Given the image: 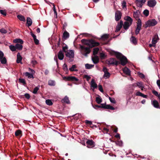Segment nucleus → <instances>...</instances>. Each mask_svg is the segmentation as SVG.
<instances>
[{
    "label": "nucleus",
    "mask_w": 160,
    "mask_h": 160,
    "mask_svg": "<svg viewBox=\"0 0 160 160\" xmlns=\"http://www.w3.org/2000/svg\"><path fill=\"white\" fill-rule=\"evenodd\" d=\"M112 54H115L116 57L120 60L121 64L122 65H125L127 62V58L122 55L121 53L114 51L112 52V53H111Z\"/></svg>",
    "instance_id": "obj_1"
},
{
    "label": "nucleus",
    "mask_w": 160,
    "mask_h": 160,
    "mask_svg": "<svg viewBox=\"0 0 160 160\" xmlns=\"http://www.w3.org/2000/svg\"><path fill=\"white\" fill-rule=\"evenodd\" d=\"M82 42L91 47L98 46L99 44L98 42H96L94 40L92 39L88 40L82 39Z\"/></svg>",
    "instance_id": "obj_2"
},
{
    "label": "nucleus",
    "mask_w": 160,
    "mask_h": 160,
    "mask_svg": "<svg viewBox=\"0 0 160 160\" xmlns=\"http://www.w3.org/2000/svg\"><path fill=\"white\" fill-rule=\"evenodd\" d=\"M124 19L126 21L124 23L123 28L125 30H127L132 24V20L131 18L128 16L125 17Z\"/></svg>",
    "instance_id": "obj_3"
},
{
    "label": "nucleus",
    "mask_w": 160,
    "mask_h": 160,
    "mask_svg": "<svg viewBox=\"0 0 160 160\" xmlns=\"http://www.w3.org/2000/svg\"><path fill=\"white\" fill-rule=\"evenodd\" d=\"M80 51L81 53L86 57L90 53V48L84 46L80 45Z\"/></svg>",
    "instance_id": "obj_4"
},
{
    "label": "nucleus",
    "mask_w": 160,
    "mask_h": 160,
    "mask_svg": "<svg viewBox=\"0 0 160 160\" xmlns=\"http://www.w3.org/2000/svg\"><path fill=\"white\" fill-rule=\"evenodd\" d=\"M157 21L154 19H151L147 21L145 23L146 27L153 26L156 25Z\"/></svg>",
    "instance_id": "obj_5"
},
{
    "label": "nucleus",
    "mask_w": 160,
    "mask_h": 160,
    "mask_svg": "<svg viewBox=\"0 0 160 160\" xmlns=\"http://www.w3.org/2000/svg\"><path fill=\"white\" fill-rule=\"evenodd\" d=\"M142 26L141 21L140 19H138V21L137 27L135 31V34L137 35L139 33L140 30L141 29Z\"/></svg>",
    "instance_id": "obj_6"
},
{
    "label": "nucleus",
    "mask_w": 160,
    "mask_h": 160,
    "mask_svg": "<svg viewBox=\"0 0 160 160\" xmlns=\"http://www.w3.org/2000/svg\"><path fill=\"white\" fill-rule=\"evenodd\" d=\"M106 63L108 64L117 65L119 62L113 58H110L107 60L106 61Z\"/></svg>",
    "instance_id": "obj_7"
},
{
    "label": "nucleus",
    "mask_w": 160,
    "mask_h": 160,
    "mask_svg": "<svg viewBox=\"0 0 160 160\" xmlns=\"http://www.w3.org/2000/svg\"><path fill=\"white\" fill-rule=\"evenodd\" d=\"M0 61L2 64H5L7 62L6 59L4 57V53L1 51H0Z\"/></svg>",
    "instance_id": "obj_8"
},
{
    "label": "nucleus",
    "mask_w": 160,
    "mask_h": 160,
    "mask_svg": "<svg viewBox=\"0 0 160 160\" xmlns=\"http://www.w3.org/2000/svg\"><path fill=\"white\" fill-rule=\"evenodd\" d=\"M66 55L69 58H73L74 56V51L72 50H68L66 52Z\"/></svg>",
    "instance_id": "obj_9"
},
{
    "label": "nucleus",
    "mask_w": 160,
    "mask_h": 160,
    "mask_svg": "<svg viewBox=\"0 0 160 160\" xmlns=\"http://www.w3.org/2000/svg\"><path fill=\"white\" fill-rule=\"evenodd\" d=\"M103 72L104 73V74L103 75V78L105 79L108 78L110 76V73L108 72V69L105 67H104L102 70Z\"/></svg>",
    "instance_id": "obj_10"
},
{
    "label": "nucleus",
    "mask_w": 160,
    "mask_h": 160,
    "mask_svg": "<svg viewBox=\"0 0 160 160\" xmlns=\"http://www.w3.org/2000/svg\"><path fill=\"white\" fill-rule=\"evenodd\" d=\"M63 79L69 81H78V79L73 76L64 77H63Z\"/></svg>",
    "instance_id": "obj_11"
},
{
    "label": "nucleus",
    "mask_w": 160,
    "mask_h": 160,
    "mask_svg": "<svg viewBox=\"0 0 160 160\" xmlns=\"http://www.w3.org/2000/svg\"><path fill=\"white\" fill-rule=\"evenodd\" d=\"M136 2L137 5L138 7H141L146 2V0H136Z\"/></svg>",
    "instance_id": "obj_12"
},
{
    "label": "nucleus",
    "mask_w": 160,
    "mask_h": 160,
    "mask_svg": "<svg viewBox=\"0 0 160 160\" xmlns=\"http://www.w3.org/2000/svg\"><path fill=\"white\" fill-rule=\"evenodd\" d=\"M90 85L91 87L92 88V89L93 91L98 86L97 84L95 82L93 79H92V80Z\"/></svg>",
    "instance_id": "obj_13"
},
{
    "label": "nucleus",
    "mask_w": 160,
    "mask_h": 160,
    "mask_svg": "<svg viewBox=\"0 0 160 160\" xmlns=\"http://www.w3.org/2000/svg\"><path fill=\"white\" fill-rule=\"evenodd\" d=\"M87 144V147L88 148L93 147L94 146V142L92 140H88L86 142Z\"/></svg>",
    "instance_id": "obj_14"
},
{
    "label": "nucleus",
    "mask_w": 160,
    "mask_h": 160,
    "mask_svg": "<svg viewBox=\"0 0 160 160\" xmlns=\"http://www.w3.org/2000/svg\"><path fill=\"white\" fill-rule=\"evenodd\" d=\"M156 4V2L155 0H150L148 2V5L150 7H153Z\"/></svg>",
    "instance_id": "obj_15"
},
{
    "label": "nucleus",
    "mask_w": 160,
    "mask_h": 160,
    "mask_svg": "<svg viewBox=\"0 0 160 160\" xmlns=\"http://www.w3.org/2000/svg\"><path fill=\"white\" fill-rule=\"evenodd\" d=\"M121 14L118 11H117L115 13V20L117 21H118L121 18Z\"/></svg>",
    "instance_id": "obj_16"
},
{
    "label": "nucleus",
    "mask_w": 160,
    "mask_h": 160,
    "mask_svg": "<svg viewBox=\"0 0 160 160\" xmlns=\"http://www.w3.org/2000/svg\"><path fill=\"white\" fill-rule=\"evenodd\" d=\"M158 39L159 38L158 35H155L152 38V43H153L154 45H156V44L157 42Z\"/></svg>",
    "instance_id": "obj_17"
},
{
    "label": "nucleus",
    "mask_w": 160,
    "mask_h": 160,
    "mask_svg": "<svg viewBox=\"0 0 160 160\" xmlns=\"http://www.w3.org/2000/svg\"><path fill=\"white\" fill-rule=\"evenodd\" d=\"M31 35L33 37L34 42L35 44H38L39 43V40L36 38V36L32 32H31Z\"/></svg>",
    "instance_id": "obj_18"
},
{
    "label": "nucleus",
    "mask_w": 160,
    "mask_h": 160,
    "mask_svg": "<svg viewBox=\"0 0 160 160\" xmlns=\"http://www.w3.org/2000/svg\"><path fill=\"white\" fill-rule=\"evenodd\" d=\"M122 24L123 22L122 21H120V22L118 23L116 27V32H118L120 30V29L122 27Z\"/></svg>",
    "instance_id": "obj_19"
},
{
    "label": "nucleus",
    "mask_w": 160,
    "mask_h": 160,
    "mask_svg": "<svg viewBox=\"0 0 160 160\" xmlns=\"http://www.w3.org/2000/svg\"><path fill=\"white\" fill-rule=\"evenodd\" d=\"M92 60L94 64H96L99 62L98 57L97 56L95 55L92 58Z\"/></svg>",
    "instance_id": "obj_20"
},
{
    "label": "nucleus",
    "mask_w": 160,
    "mask_h": 160,
    "mask_svg": "<svg viewBox=\"0 0 160 160\" xmlns=\"http://www.w3.org/2000/svg\"><path fill=\"white\" fill-rule=\"evenodd\" d=\"M123 71L126 74L128 75H130L131 72L128 68L127 67L124 68L123 69Z\"/></svg>",
    "instance_id": "obj_21"
},
{
    "label": "nucleus",
    "mask_w": 160,
    "mask_h": 160,
    "mask_svg": "<svg viewBox=\"0 0 160 160\" xmlns=\"http://www.w3.org/2000/svg\"><path fill=\"white\" fill-rule=\"evenodd\" d=\"M130 41L131 43L134 45H136L137 43V40L136 38L133 36H132L130 39Z\"/></svg>",
    "instance_id": "obj_22"
},
{
    "label": "nucleus",
    "mask_w": 160,
    "mask_h": 160,
    "mask_svg": "<svg viewBox=\"0 0 160 160\" xmlns=\"http://www.w3.org/2000/svg\"><path fill=\"white\" fill-rule=\"evenodd\" d=\"M13 42L15 43H19L20 44H22L23 43V41L20 38H17L13 40Z\"/></svg>",
    "instance_id": "obj_23"
},
{
    "label": "nucleus",
    "mask_w": 160,
    "mask_h": 160,
    "mask_svg": "<svg viewBox=\"0 0 160 160\" xmlns=\"http://www.w3.org/2000/svg\"><path fill=\"white\" fill-rule=\"evenodd\" d=\"M22 58L19 53H18L17 55V62L18 63H20Z\"/></svg>",
    "instance_id": "obj_24"
},
{
    "label": "nucleus",
    "mask_w": 160,
    "mask_h": 160,
    "mask_svg": "<svg viewBox=\"0 0 160 160\" xmlns=\"http://www.w3.org/2000/svg\"><path fill=\"white\" fill-rule=\"evenodd\" d=\"M58 57L59 59L62 60L63 59L64 55L62 51H60L58 54Z\"/></svg>",
    "instance_id": "obj_25"
},
{
    "label": "nucleus",
    "mask_w": 160,
    "mask_h": 160,
    "mask_svg": "<svg viewBox=\"0 0 160 160\" xmlns=\"http://www.w3.org/2000/svg\"><path fill=\"white\" fill-rule=\"evenodd\" d=\"M152 103L154 107L157 108H159L158 103L156 100H153L152 102Z\"/></svg>",
    "instance_id": "obj_26"
},
{
    "label": "nucleus",
    "mask_w": 160,
    "mask_h": 160,
    "mask_svg": "<svg viewBox=\"0 0 160 160\" xmlns=\"http://www.w3.org/2000/svg\"><path fill=\"white\" fill-rule=\"evenodd\" d=\"M62 102L66 103L67 104L70 103V101L68 99V97L67 96H66L62 100Z\"/></svg>",
    "instance_id": "obj_27"
},
{
    "label": "nucleus",
    "mask_w": 160,
    "mask_h": 160,
    "mask_svg": "<svg viewBox=\"0 0 160 160\" xmlns=\"http://www.w3.org/2000/svg\"><path fill=\"white\" fill-rule=\"evenodd\" d=\"M69 36V33L67 31L64 32L63 34V38L64 39H66L68 38Z\"/></svg>",
    "instance_id": "obj_28"
},
{
    "label": "nucleus",
    "mask_w": 160,
    "mask_h": 160,
    "mask_svg": "<svg viewBox=\"0 0 160 160\" xmlns=\"http://www.w3.org/2000/svg\"><path fill=\"white\" fill-rule=\"evenodd\" d=\"M27 23L28 27L31 26L32 23V21L31 19L30 18H27Z\"/></svg>",
    "instance_id": "obj_29"
},
{
    "label": "nucleus",
    "mask_w": 160,
    "mask_h": 160,
    "mask_svg": "<svg viewBox=\"0 0 160 160\" xmlns=\"http://www.w3.org/2000/svg\"><path fill=\"white\" fill-rule=\"evenodd\" d=\"M140 12L138 11L134 12L133 14V16L136 19H138L139 17Z\"/></svg>",
    "instance_id": "obj_30"
},
{
    "label": "nucleus",
    "mask_w": 160,
    "mask_h": 160,
    "mask_svg": "<svg viewBox=\"0 0 160 160\" xmlns=\"http://www.w3.org/2000/svg\"><path fill=\"white\" fill-rule=\"evenodd\" d=\"M22 44H17L15 45L16 49L21 50L22 49L23 46Z\"/></svg>",
    "instance_id": "obj_31"
},
{
    "label": "nucleus",
    "mask_w": 160,
    "mask_h": 160,
    "mask_svg": "<svg viewBox=\"0 0 160 160\" xmlns=\"http://www.w3.org/2000/svg\"><path fill=\"white\" fill-rule=\"evenodd\" d=\"M96 102L98 104H100L102 102V99L99 96L96 98Z\"/></svg>",
    "instance_id": "obj_32"
},
{
    "label": "nucleus",
    "mask_w": 160,
    "mask_h": 160,
    "mask_svg": "<svg viewBox=\"0 0 160 160\" xmlns=\"http://www.w3.org/2000/svg\"><path fill=\"white\" fill-rule=\"evenodd\" d=\"M103 108L110 109L111 110H114L115 109L113 107L109 105H104Z\"/></svg>",
    "instance_id": "obj_33"
},
{
    "label": "nucleus",
    "mask_w": 160,
    "mask_h": 160,
    "mask_svg": "<svg viewBox=\"0 0 160 160\" xmlns=\"http://www.w3.org/2000/svg\"><path fill=\"white\" fill-rule=\"evenodd\" d=\"M24 75L27 76L28 78H34L32 74H30L28 72H26L24 73Z\"/></svg>",
    "instance_id": "obj_34"
},
{
    "label": "nucleus",
    "mask_w": 160,
    "mask_h": 160,
    "mask_svg": "<svg viewBox=\"0 0 160 160\" xmlns=\"http://www.w3.org/2000/svg\"><path fill=\"white\" fill-rule=\"evenodd\" d=\"M136 84L139 88H144V86L141 82H137Z\"/></svg>",
    "instance_id": "obj_35"
},
{
    "label": "nucleus",
    "mask_w": 160,
    "mask_h": 160,
    "mask_svg": "<svg viewBox=\"0 0 160 160\" xmlns=\"http://www.w3.org/2000/svg\"><path fill=\"white\" fill-rule=\"evenodd\" d=\"M18 18L20 20L22 21H25V18L22 16L21 15H18L17 16Z\"/></svg>",
    "instance_id": "obj_36"
},
{
    "label": "nucleus",
    "mask_w": 160,
    "mask_h": 160,
    "mask_svg": "<svg viewBox=\"0 0 160 160\" xmlns=\"http://www.w3.org/2000/svg\"><path fill=\"white\" fill-rule=\"evenodd\" d=\"M93 65L90 64H86L85 65V68L86 69H90L94 67Z\"/></svg>",
    "instance_id": "obj_37"
},
{
    "label": "nucleus",
    "mask_w": 160,
    "mask_h": 160,
    "mask_svg": "<svg viewBox=\"0 0 160 160\" xmlns=\"http://www.w3.org/2000/svg\"><path fill=\"white\" fill-rule=\"evenodd\" d=\"M9 48L11 50L12 52L16 51V50L15 45H11L9 46Z\"/></svg>",
    "instance_id": "obj_38"
},
{
    "label": "nucleus",
    "mask_w": 160,
    "mask_h": 160,
    "mask_svg": "<svg viewBox=\"0 0 160 160\" xmlns=\"http://www.w3.org/2000/svg\"><path fill=\"white\" fill-rule=\"evenodd\" d=\"M46 103L47 105L49 106L52 105L53 104L52 101L49 99L46 100Z\"/></svg>",
    "instance_id": "obj_39"
},
{
    "label": "nucleus",
    "mask_w": 160,
    "mask_h": 160,
    "mask_svg": "<svg viewBox=\"0 0 160 160\" xmlns=\"http://www.w3.org/2000/svg\"><path fill=\"white\" fill-rule=\"evenodd\" d=\"M76 67L75 65H72V67L69 68V70L70 71H78L77 69H75L76 68Z\"/></svg>",
    "instance_id": "obj_40"
},
{
    "label": "nucleus",
    "mask_w": 160,
    "mask_h": 160,
    "mask_svg": "<svg viewBox=\"0 0 160 160\" xmlns=\"http://www.w3.org/2000/svg\"><path fill=\"white\" fill-rule=\"evenodd\" d=\"M92 107L95 109H97V108H103L104 107V104H102V106L98 105H92Z\"/></svg>",
    "instance_id": "obj_41"
},
{
    "label": "nucleus",
    "mask_w": 160,
    "mask_h": 160,
    "mask_svg": "<svg viewBox=\"0 0 160 160\" xmlns=\"http://www.w3.org/2000/svg\"><path fill=\"white\" fill-rule=\"evenodd\" d=\"M99 50V48H95L93 49V54L94 56L95 55L97 54Z\"/></svg>",
    "instance_id": "obj_42"
},
{
    "label": "nucleus",
    "mask_w": 160,
    "mask_h": 160,
    "mask_svg": "<svg viewBox=\"0 0 160 160\" xmlns=\"http://www.w3.org/2000/svg\"><path fill=\"white\" fill-rule=\"evenodd\" d=\"M39 88V86H37V87H36L34 89V90L33 91V93L34 94H36L37 93L38 90Z\"/></svg>",
    "instance_id": "obj_43"
},
{
    "label": "nucleus",
    "mask_w": 160,
    "mask_h": 160,
    "mask_svg": "<svg viewBox=\"0 0 160 160\" xmlns=\"http://www.w3.org/2000/svg\"><path fill=\"white\" fill-rule=\"evenodd\" d=\"M48 84L50 86H54L55 85V82L52 80H50L48 81Z\"/></svg>",
    "instance_id": "obj_44"
},
{
    "label": "nucleus",
    "mask_w": 160,
    "mask_h": 160,
    "mask_svg": "<svg viewBox=\"0 0 160 160\" xmlns=\"http://www.w3.org/2000/svg\"><path fill=\"white\" fill-rule=\"evenodd\" d=\"M0 32L2 34H5L7 32V30L4 28L0 29Z\"/></svg>",
    "instance_id": "obj_45"
},
{
    "label": "nucleus",
    "mask_w": 160,
    "mask_h": 160,
    "mask_svg": "<svg viewBox=\"0 0 160 160\" xmlns=\"http://www.w3.org/2000/svg\"><path fill=\"white\" fill-rule=\"evenodd\" d=\"M21 134V132L20 130H18L16 131L15 132V135L17 136H20Z\"/></svg>",
    "instance_id": "obj_46"
},
{
    "label": "nucleus",
    "mask_w": 160,
    "mask_h": 160,
    "mask_svg": "<svg viewBox=\"0 0 160 160\" xmlns=\"http://www.w3.org/2000/svg\"><path fill=\"white\" fill-rule=\"evenodd\" d=\"M108 36L107 34H104L102 36V38L103 40H105L108 38Z\"/></svg>",
    "instance_id": "obj_47"
},
{
    "label": "nucleus",
    "mask_w": 160,
    "mask_h": 160,
    "mask_svg": "<svg viewBox=\"0 0 160 160\" xmlns=\"http://www.w3.org/2000/svg\"><path fill=\"white\" fill-rule=\"evenodd\" d=\"M109 99L111 102L113 103H116V101L114 98H111L110 97H109Z\"/></svg>",
    "instance_id": "obj_48"
},
{
    "label": "nucleus",
    "mask_w": 160,
    "mask_h": 160,
    "mask_svg": "<svg viewBox=\"0 0 160 160\" xmlns=\"http://www.w3.org/2000/svg\"><path fill=\"white\" fill-rule=\"evenodd\" d=\"M19 80L20 83H22L24 85L26 84V82L24 79H19Z\"/></svg>",
    "instance_id": "obj_49"
},
{
    "label": "nucleus",
    "mask_w": 160,
    "mask_h": 160,
    "mask_svg": "<svg viewBox=\"0 0 160 160\" xmlns=\"http://www.w3.org/2000/svg\"><path fill=\"white\" fill-rule=\"evenodd\" d=\"M138 75L141 78H144V77H145V76L144 75L141 73V72H138Z\"/></svg>",
    "instance_id": "obj_50"
},
{
    "label": "nucleus",
    "mask_w": 160,
    "mask_h": 160,
    "mask_svg": "<svg viewBox=\"0 0 160 160\" xmlns=\"http://www.w3.org/2000/svg\"><path fill=\"white\" fill-rule=\"evenodd\" d=\"M100 56L101 58L102 59L105 57L106 55L103 52H102L100 53Z\"/></svg>",
    "instance_id": "obj_51"
},
{
    "label": "nucleus",
    "mask_w": 160,
    "mask_h": 160,
    "mask_svg": "<svg viewBox=\"0 0 160 160\" xmlns=\"http://www.w3.org/2000/svg\"><path fill=\"white\" fill-rule=\"evenodd\" d=\"M116 143L117 145L119 146H122V142L120 141H117L116 142Z\"/></svg>",
    "instance_id": "obj_52"
},
{
    "label": "nucleus",
    "mask_w": 160,
    "mask_h": 160,
    "mask_svg": "<svg viewBox=\"0 0 160 160\" xmlns=\"http://www.w3.org/2000/svg\"><path fill=\"white\" fill-rule=\"evenodd\" d=\"M0 12L1 14L2 15L6 16V12L5 10H0Z\"/></svg>",
    "instance_id": "obj_53"
},
{
    "label": "nucleus",
    "mask_w": 160,
    "mask_h": 160,
    "mask_svg": "<svg viewBox=\"0 0 160 160\" xmlns=\"http://www.w3.org/2000/svg\"><path fill=\"white\" fill-rule=\"evenodd\" d=\"M143 14L146 16H148L149 14V11L147 10H145L143 11Z\"/></svg>",
    "instance_id": "obj_54"
},
{
    "label": "nucleus",
    "mask_w": 160,
    "mask_h": 160,
    "mask_svg": "<svg viewBox=\"0 0 160 160\" xmlns=\"http://www.w3.org/2000/svg\"><path fill=\"white\" fill-rule=\"evenodd\" d=\"M98 88L99 91L102 92H103V89L102 85H99Z\"/></svg>",
    "instance_id": "obj_55"
},
{
    "label": "nucleus",
    "mask_w": 160,
    "mask_h": 160,
    "mask_svg": "<svg viewBox=\"0 0 160 160\" xmlns=\"http://www.w3.org/2000/svg\"><path fill=\"white\" fill-rule=\"evenodd\" d=\"M68 49V47L66 46L63 48V51L65 52H67L66 50Z\"/></svg>",
    "instance_id": "obj_56"
},
{
    "label": "nucleus",
    "mask_w": 160,
    "mask_h": 160,
    "mask_svg": "<svg viewBox=\"0 0 160 160\" xmlns=\"http://www.w3.org/2000/svg\"><path fill=\"white\" fill-rule=\"evenodd\" d=\"M122 7L123 9H124V8H126V3L125 2H123L122 3Z\"/></svg>",
    "instance_id": "obj_57"
},
{
    "label": "nucleus",
    "mask_w": 160,
    "mask_h": 160,
    "mask_svg": "<svg viewBox=\"0 0 160 160\" xmlns=\"http://www.w3.org/2000/svg\"><path fill=\"white\" fill-rule=\"evenodd\" d=\"M152 92L155 95L158 97V95H159V94H158L157 91L154 90L152 91Z\"/></svg>",
    "instance_id": "obj_58"
},
{
    "label": "nucleus",
    "mask_w": 160,
    "mask_h": 160,
    "mask_svg": "<svg viewBox=\"0 0 160 160\" xmlns=\"http://www.w3.org/2000/svg\"><path fill=\"white\" fill-rule=\"evenodd\" d=\"M142 93H141L140 92H137L136 93V96H141V95H142Z\"/></svg>",
    "instance_id": "obj_59"
},
{
    "label": "nucleus",
    "mask_w": 160,
    "mask_h": 160,
    "mask_svg": "<svg viewBox=\"0 0 160 160\" xmlns=\"http://www.w3.org/2000/svg\"><path fill=\"white\" fill-rule=\"evenodd\" d=\"M85 78L88 81L90 80L91 78L89 76L86 75L85 76Z\"/></svg>",
    "instance_id": "obj_60"
},
{
    "label": "nucleus",
    "mask_w": 160,
    "mask_h": 160,
    "mask_svg": "<svg viewBox=\"0 0 160 160\" xmlns=\"http://www.w3.org/2000/svg\"><path fill=\"white\" fill-rule=\"evenodd\" d=\"M29 71H30L31 72V73H32L31 74H34V73L35 72L32 69L30 68H29Z\"/></svg>",
    "instance_id": "obj_61"
},
{
    "label": "nucleus",
    "mask_w": 160,
    "mask_h": 160,
    "mask_svg": "<svg viewBox=\"0 0 160 160\" xmlns=\"http://www.w3.org/2000/svg\"><path fill=\"white\" fill-rule=\"evenodd\" d=\"M25 96L27 99H29L30 97L29 94L28 93H26L25 94Z\"/></svg>",
    "instance_id": "obj_62"
},
{
    "label": "nucleus",
    "mask_w": 160,
    "mask_h": 160,
    "mask_svg": "<svg viewBox=\"0 0 160 160\" xmlns=\"http://www.w3.org/2000/svg\"><path fill=\"white\" fill-rule=\"evenodd\" d=\"M157 83L159 88L160 89V80H158L157 81Z\"/></svg>",
    "instance_id": "obj_63"
},
{
    "label": "nucleus",
    "mask_w": 160,
    "mask_h": 160,
    "mask_svg": "<svg viewBox=\"0 0 160 160\" xmlns=\"http://www.w3.org/2000/svg\"><path fill=\"white\" fill-rule=\"evenodd\" d=\"M63 68H64V69H67V66L66 64H64L63 65Z\"/></svg>",
    "instance_id": "obj_64"
}]
</instances>
